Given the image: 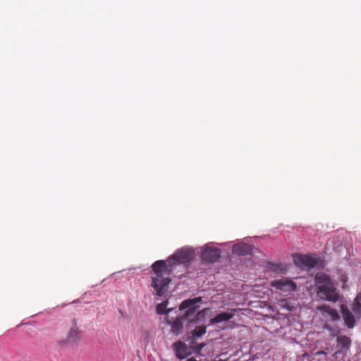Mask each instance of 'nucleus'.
<instances>
[{
  "instance_id": "f257e3e1",
  "label": "nucleus",
  "mask_w": 361,
  "mask_h": 361,
  "mask_svg": "<svg viewBox=\"0 0 361 361\" xmlns=\"http://www.w3.org/2000/svg\"><path fill=\"white\" fill-rule=\"evenodd\" d=\"M153 276H152V286L159 296L164 295L168 290V286L171 279V269L164 260L156 261L152 265Z\"/></svg>"
},
{
  "instance_id": "f03ea898",
  "label": "nucleus",
  "mask_w": 361,
  "mask_h": 361,
  "mask_svg": "<svg viewBox=\"0 0 361 361\" xmlns=\"http://www.w3.org/2000/svg\"><path fill=\"white\" fill-rule=\"evenodd\" d=\"M200 297L195 298L193 299H188L182 302L179 307L180 310L188 309L183 316L178 317L174 321H171L167 318L166 323L171 326V331L174 335H179L181 334L183 328V322L190 317L196 311L197 307L195 305L201 302Z\"/></svg>"
},
{
  "instance_id": "7ed1b4c3",
  "label": "nucleus",
  "mask_w": 361,
  "mask_h": 361,
  "mask_svg": "<svg viewBox=\"0 0 361 361\" xmlns=\"http://www.w3.org/2000/svg\"><path fill=\"white\" fill-rule=\"evenodd\" d=\"M315 284L318 289V295L322 299L331 302L338 300V293L329 276L325 274H317L315 276Z\"/></svg>"
},
{
  "instance_id": "20e7f679",
  "label": "nucleus",
  "mask_w": 361,
  "mask_h": 361,
  "mask_svg": "<svg viewBox=\"0 0 361 361\" xmlns=\"http://www.w3.org/2000/svg\"><path fill=\"white\" fill-rule=\"evenodd\" d=\"M82 338V332L77 326L75 320L73 321V326L68 331L66 338L64 340L59 341L60 347H64L68 345H75L80 342Z\"/></svg>"
},
{
  "instance_id": "39448f33",
  "label": "nucleus",
  "mask_w": 361,
  "mask_h": 361,
  "mask_svg": "<svg viewBox=\"0 0 361 361\" xmlns=\"http://www.w3.org/2000/svg\"><path fill=\"white\" fill-rule=\"evenodd\" d=\"M294 262L301 269L314 268L317 265V259L308 255L296 254L294 256Z\"/></svg>"
},
{
  "instance_id": "423d86ee",
  "label": "nucleus",
  "mask_w": 361,
  "mask_h": 361,
  "mask_svg": "<svg viewBox=\"0 0 361 361\" xmlns=\"http://www.w3.org/2000/svg\"><path fill=\"white\" fill-rule=\"evenodd\" d=\"M194 257V251L189 247H183L173 255V259L179 264H185Z\"/></svg>"
},
{
  "instance_id": "0eeeda50",
  "label": "nucleus",
  "mask_w": 361,
  "mask_h": 361,
  "mask_svg": "<svg viewBox=\"0 0 361 361\" xmlns=\"http://www.w3.org/2000/svg\"><path fill=\"white\" fill-rule=\"evenodd\" d=\"M271 285L276 289L285 292L294 291L296 289V285L291 280L285 278L274 280Z\"/></svg>"
},
{
  "instance_id": "6e6552de",
  "label": "nucleus",
  "mask_w": 361,
  "mask_h": 361,
  "mask_svg": "<svg viewBox=\"0 0 361 361\" xmlns=\"http://www.w3.org/2000/svg\"><path fill=\"white\" fill-rule=\"evenodd\" d=\"M221 257V251L218 248L208 247L204 250L202 253V258L207 262H216Z\"/></svg>"
},
{
  "instance_id": "1a4fd4ad",
  "label": "nucleus",
  "mask_w": 361,
  "mask_h": 361,
  "mask_svg": "<svg viewBox=\"0 0 361 361\" xmlns=\"http://www.w3.org/2000/svg\"><path fill=\"white\" fill-rule=\"evenodd\" d=\"M252 247L245 243H240L233 245L232 251L238 255H247L252 252Z\"/></svg>"
},
{
  "instance_id": "9d476101",
  "label": "nucleus",
  "mask_w": 361,
  "mask_h": 361,
  "mask_svg": "<svg viewBox=\"0 0 361 361\" xmlns=\"http://www.w3.org/2000/svg\"><path fill=\"white\" fill-rule=\"evenodd\" d=\"M336 341L337 347L339 350L336 351V354L344 353V350H348L351 345L350 338L346 336H338L336 338Z\"/></svg>"
},
{
  "instance_id": "9b49d317",
  "label": "nucleus",
  "mask_w": 361,
  "mask_h": 361,
  "mask_svg": "<svg viewBox=\"0 0 361 361\" xmlns=\"http://www.w3.org/2000/svg\"><path fill=\"white\" fill-rule=\"evenodd\" d=\"M342 316L345 322V324L349 328L352 329L355 326V319L353 313L344 306L341 307Z\"/></svg>"
},
{
  "instance_id": "f8f14e48",
  "label": "nucleus",
  "mask_w": 361,
  "mask_h": 361,
  "mask_svg": "<svg viewBox=\"0 0 361 361\" xmlns=\"http://www.w3.org/2000/svg\"><path fill=\"white\" fill-rule=\"evenodd\" d=\"M176 356L178 359H184L188 355L187 345L182 341H177L173 344Z\"/></svg>"
},
{
  "instance_id": "ddd939ff",
  "label": "nucleus",
  "mask_w": 361,
  "mask_h": 361,
  "mask_svg": "<svg viewBox=\"0 0 361 361\" xmlns=\"http://www.w3.org/2000/svg\"><path fill=\"white\" fill-rule=\"evenodd\" d=\"M234 317V314L228 312H222L218 314L214 317L210 319L209 322L211 324L226 322L231 319Z\"/></svg>"
},
{
  "instance_id": "4468645a",
  "label": "nucleus",
  "mask_w": 361,
  "mask_h": 361,
  "mask_svg": "<svg viewBox=\"0 0 361 361\" xmlns=\"http://www.w3.org/2000/svg\"><path fill=\"white\" fill-rule=\"evenodd\" d=\"M168 301H164L156 307V312L158 314H168L173 310L172 308L167 309Z\"/></svg>"
},
{
  "instance_id": "2eb2a0df",
  "label": "nucleus",
  "mask_w": 361,
  "mask_h": 361,
  "mask_svg": "<svg viewBox=\"0 0 361 361\" xmlns=\"http://www.w3.org/2000/svg\"><path fill=\"white\" fill-rule=\"evenodd\" d=\"M207 326H198L191 331V336L192 338H200L206 334Z\"/></svg>"
},
{
  "instance_id": "dca6fc26",
  "label": "nucleus",
  "mask_w": 361,
  "mask_h": 361,
  "mask_svg": "<svg viewBox=\"0 0 361 361\" xmlns=\"http://www.w3.org/2000/svg\"><path fill=\"white\" fill-rule=\"evenodd\" d=\"M353 311L356 317H361V302L355 300L353 305Z\"/></svg>"
},
{
  "instance_id": "f3484780",
  "label": "nucleus",
  "mask_w": 361,
  "mask_h": 361,
  "mask_svg": "<svg viewBox=\"0 0 361 361\" xmlns=\"http://www.w3.org/2000/svg\"><path fill=\"white\" fill-rule=\"evenodd\" d=\"M322 309L326 310L329 313L333 320H336L339 318L338 314L336 310L330 309L329 307L323 306Z\"/></svg>"
},
{
  "instance_id": "a211bd4d",
  "label": "nucleus",
  "mask_w": 361,
  "mask_h": 361,
  "mask_svg": "<svg viewBox=\"0 0 361 361\" xmlns=\"http://www.w3.org/2000/svg\"><path fill=\"white\" fill-rule=\"evenodd\" d=\"M287 301L286 300H282L280 301L279 305L282 307L286 306Z\"/></svg>"
},
{
  "instance_id": "6ab92c4d",
  "label": "nucleus",
  "mask_w": 361,
  "mask_h": 361,
  "mask_svg": "<svg viewBox=\"0 0 361 361\" xmlns=\"http://www.w3.org/2000/svg\"><path fill=\"white\" fill-rule=\"evenodd\" d=\"M355 300L357 301H360L361 300V292L357 295V297L355 298Z\"/></svg>"
}]
</instances>
